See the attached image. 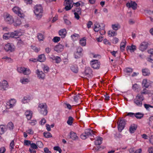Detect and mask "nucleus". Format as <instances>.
Instances as JSON below:
<instances>
[{
    "label": "nucleus",
    "instance_id": "obj_8",
    "mask_svg": "<svg viewBox=\"0 0 153 153\" xmlns=\"http://www.w3.org/2000/svg\"><path fill=\"white\" fill-rule=\"evenodd\" d=\"M117 124L118 130L120 132L124 128L126 121L124 119H121L118 121Z\"/></svg>",
    "mask_w": 153,
    "mask_h": 153
},
{
    "label": "nucleus",
    "instance_id": "obj_37",
    "mask_svg": "<svg viewBox=\"0 0 153 153\" xmlns=\"http://www.w3.org/2000/svg\"><path fill=\"white\" fill-rule=\"evenodd\" d=\"M137 128L136 126L135 125H131L129 128V131L131 133H133Z\"/></svg>",
    "mask_w": 153,
    "mask_h": 153
},
{
    "label": "nucleus",
    "instance_id": "obj_29",
    "mask_svg": "<svg viewBox=\"0 0 153 153\" xmlns=\"http://www.w3.org/2000/svg\"><path fill=\"white\" fill-rule=\"evenodd\" d=\"M70 69L74 73H76L78 71V67L76 65H72L70 66Z\"/></svg>",
    "mask_w": 153,
    "mask_h": 153
},
{
    "label": "nucleus",
    "instance_id": "obj_22",
    "mask_svg": "<svg viewBox=\"0 0 153 153\" xmlns=\"http://www.w3.org/2000/svg\"><path fill=\"white\" fill-rule=\"evenodd\" d=\"M26 116L28 120H30L32 118L33 115L32 112L30 110H26L25 112Z\"/></svg>",
    "mask_w": 153,
    "mask_h": 153
},
{
    "label": "nucleus",
    "instance_id": "obj_64",
    "mask_svg": "<svg viewBox=\"0 0 153 153\" xmlns=\"http://www.w3.org/2000/svg\"><path fill=\"white\" fill-rule=\"evenodd\" d=\"M140 93L142 94H148V92L146 89L144 88L141 91Z\"/></svg>",
    "mask_w": 153,
    "mask_h": 153
},
{
    "label": "nucleus",
    "instance_id": "obj_31",
    "mask_svg": "<svg viewBox=\"0 0 153 153\" xmlns=\"http://www.w3.org/2000/svg\"><path fill=\"white\" fill-rule=\"evenodd\" d=\"M102 138L100 137H97L94 142L95 144L97 145H99L102 143Z\"/></svg>",
    "mask_w": 153,
    "mask_h": 153
},
{
    "label": "nucleus",
    "instance_id": "obj_49",
    "mask_svg": "<svg viewBox=\"0 0 153 153\" xmlns=\"http://www.w3.org/2000/svg\"><path fill=\"white\" fill-rule=\"evenodd\" d=\"M45 137L46 138H49L52 137L51 134L50 133L48 132H45L43 133Z\"/></svg>",
    "mask_w": 153,
    "mask_h": 153
},
{
    "label": "nucleus",
    "instance_id": "obj_41",
    "mask_svg": "<svg viewBox=\"0 0 153 153\" xmlns=\"http://www.w3.org/2000/svg\"><path fill=\"white\" fill-rule=\"evenodd\" d=\"M100 26L98 23L95 24L94 27V30L95 32L99 31L100 29Z\"/></svg>",
    "mask_w": 153,
    "mask_h": 153
},
{
    "label": "nucleus",
    "instance_id": "obj_17",
    "mask_svg": "<svg viewBox=\"0 0 153 153\" xmlns=\"http://www.w3.org/2000/svg\"><path fill=\"white\" fill-rule=\"evenodd\" d=\"M30 81V78L25 76L21 77L20 78V82L22 84H27Z\"/></svg>",
    "mask_w": 153,
    "mask_h": 153
},
{
    "label": "nucleus",
    "instance_id": "obj_15",
    "mask_svg": "<svg viewBox=\"0 0 153 153\" xmlns=\"http://www.w3.org/2000/svg\"><path fill=\"white\" fill-rule=\"evenodd\" d=\"M37 77L40 79H44L45 77V74L41 71L37 69L36 71Z\"/></svg>",
    "mask_w": 153,
    "mask_h": 153
},
{
    "label": "nucleus",
    "instance_id": "obj_45",
    "mask_svg": "<svg viewBox=\"0 0 153 153\" xmlns=\"http://www.w3.org/2000/svg\"><path fill=\"white\" fill-rule=\"evenodd\" d=\"M73 120V118L72 117H69L67 122V124L69 125H71L72 124Z\"/></svg>",
    "mask_w": 153,
    "mask_h": 153
},
{
    "label": "nucleus",
    "instance_id": "obj_48",
    "mask_svg": "<svg viewBox=\"0 0 153 153\" xmlns=\"http://www.w3.org/2000/svg\"><path fill=\"white\" fill-rule=\"evenodd\" d=\"M3 39L5 40L9 39L10 37V33H4L3 34Z\"/></svg>",
    "mask_w": 153,
    "mask_h": 153
},
{
    "label": "nucleus",
    "instance_id": "obj_4",
    "mask_svg": "<svg viewBox=\"0 0 153 153\" xmlns=\"http://www.w3.org/2000/svg\"><path fill=\"white\" fill-rule=\"evenodd\" d=\"M4 18L5 22L7 24H11L13 23L14 19L13 16L8 13H5L4 15Z\"/></svg>",
    "mask_w": 153,
    "mask_h": 153
},
{
    "label": "nucleus",
    "instance_id": "obj_7",
    "mask_svg": "<svg viewBox=\"0 0 153 153\" xmlns=\"http://www.w3.org/2000/svg\"><path fill=\"white\" fill-rule=\"evenodd\" d=\"M92 68L94 69H98L100 68V63L97 60H93L91 61L90 63Z\"/></svg>",
    "mask_w": 153,
    "mask_h": 153
},
{
    "label": "nucleus",
    "instance_id": "obj_57",
    "mask_svg": "<svg viewBox=\"0 0 153 153\" xmlns=\"http://www.w3.org/2000/svg\"><path fill=\"white\" fill-rule=\"evenodd\" d=\"M53 149L54 150L58 151L59 153H61L62 152V150L58 146L54 147Z\"/></svg>",
    "mask_w": 153,
    "mask_h": 153
},
{
    "label": "nucleus",
    "instance_id": "obj_58",
    "mask_svg": "<svg viewBox=\"0 0 153 153\" xmlns=\"http://www.w3.org/2000/svg\"><path fill=\"white\" fill-rule=\"evenodd\" d=\"M80 137L81 139L83 140H85L86 138L88 137L87 136V135H86V134L84 132V133H82L80 136Z\"/></svg>",
    "mask_w": 153,
    "mask_h": 153
},
{
    "label": "nucleus",
    "instance_id": "obj_13",
    "mask_svg": "<svg viewBox=\"0 0 153 153\" xmlns=\"http://www.w3.org/2000/svg\"><path fill=\"white\" fill-rule=\"evenodd\" d=\"M82 48L80 47H78L76 51L74 53V58L77 59L80 57L82 56Z\"/></svg>",
    "mask_w": 153,
    "mask_h": 153
},
{
    "label": "nucleus",
    "instance_id": "obj_35",
    "mask_svg": "<svg viewBox=\"0 0 153 153\" xmlns=\"http://www.w3.org/2000/svg\"><path fill=\"white\" fill-rule=\"evenodd\" d=\"M108 35L110 37H113L117 35V33L112 30H109L108 32Z\"/></svg>",
    "mask_w": 153,
    "mask_h": 153
},
{
    "label": "nucleus",
    "instance_id": "obj_25",
    "mask_svg": "<svg viewBox=\"0 0 153 153\" xmlns=\"http://www.w3.org/2000/svg\"><path fill=\"white\" fill-rule=\"evenodd\" d=\"M126 49L128 51H129L132 53L136 50V46L132 45L131 46H128Z\"/></svg>",
    "mask_w": 153,
    "mask_h": 153
},
{
    "label": "nucleus",
    "instance_id": "obj_12",
    "mask_svg": "<svg viewBox=\"0 0 153 153\" xmlns=\"http://www.w3.org/2000/svg\"><path fill=\"white\" fill-rule=\"evenodd\" d=\"M126 6L129 8H132L133 10H136L137 7V4L134 1H128L126 4Z\"/></svg>",
    "mask_w": 153,
    "mask_h": 153
},
{
    "label": "nucleus",
    "instance_id": "obj_59",
    "mask_svg": "<svg viewBox=\"0 0 153 153\" xmlns=\"http://www.w3.org/2000/svg\"><path fill=\"white\" fill-rule=\"evenodd\" d=\"M31 48L35 52H38L40 49L39 48H38L37 47L35 46H32Z\"/></svg>",
    "mask_w": 153,
    "mask_h": 153
},
{
    "label": "nucleus",
    "instance_id": "obj_46",
    "mask_svg": "<svg viewBox=\"0 0 153 153\" xmlns=\"http://www.w3.org/2000/svg\"><path fill=\"white\" fill-rule=\"evenodd\" d=\"M92 70L89 68H87L85 70V73L86 75H90L92 73Z\"/></svg>",
    "mask_w": 153,
    "mask_h": 153
},
{
    "label": "nucleus",
    "instance_id": "obj_10",
    "mask_svg": "<svg viewBox=\"0 0 153 153\" xmlns=\"http://www.w3.org/2000/svg\"><path fill=\"white\" fill-rule=\"evenodd\" d=\"M64 5L65 6V9L66 10H70L73 7V0H64Z\"/></svg>",
    "mask_w": 153,
    "mask_h": 153
},
{
    "label": "nucleus",
    "instance_id": "obj_52",
    "mask_svg": "<svg viewBox=\"0 0 153 153\" xmlns=\"http://www.w3.org/2000/svg\"><path fill=\"white\" fill-rule=\"evenodd\" d=\"M24 145L26 146H30L31 144V141L29 140H24Z\"/></svg>",
    "mask_w": 153,
    "mask_h": 153
},
{
    "label": "nucleus",
    "instance_id": "obj_54",
    "mask_svg": "<svg viewBox=\"0 0 153 153\" xmlns=\"http://www.w3.org/2000/svg\"><path fill=\"white\" fill-rule=\"evenodd\" d=\"M28 120V123L30 124L31 125L34 126L36 123V120Z\"/></svg>",
    "mask_w": 153,
    "mask_h": 153
},
{
    "label": "nucleus",
    "instance_id": "obj_19",
    "mask_svg": "<svg viewBox=\"0 0 153 153\" xmlns=\"http://www.w3.org/2000/svg\"><path fill=\"white\" fill-rule=\"evenodd\" d=\"M148 45V43L146 42H143L140 45L139 49L142 51H144L146 49Z\"/></svg>",
    "mask_w": 153,
    "mask_h": 153
},
{
    "label": "nucleus",
    "instance_id": "obj_6",
    "mask_svg": "<svg viewBox=\"0 0 153 153\" xmlns=\"http://www.w3.org/2000/svg\"><path fill=\"white\" fill-rule=\"evenodd\" d=\"M17 71L18 72L22 73L25 75H29L31 73V71L29 68L23 67H18Z\"/></svg>",
    "mask_w": 153,
    "mask_h": 153
},
{
    "label": "nucleus",
    "instance_id": "obj_11",
    "mask_svg": "<svg viewBox=\"0 0 153 153\" xmlns=\"http://www.w3.org/2000/svg\"><path fill=\"white\" fill-rule=\"evenodd\" d=\"M10 37L17 38L22 35L23 32H21L20 30H15L13 32H9Z\"/></svg>",
    "mask_w": 153,
    "mask_h": 153
},
{
    "label": "nucleus",
    "instance_id": "obj_42",
    "mask_svg": "<svg viewBox=\"0 0 153 153\" xmlns=\"http://www.w3.org/2000/svg\"><path fill=\"white\" fill-rule=\"evenodd\" d=\"M125 72H126V74L128 75H130V73H132L133 71V69L130 68H126L124 70Z\"/></svg>",
    "mask_w": 153,
    "mask_h": 153
},
{
    "label": "nucleus",
    "instance_id": "obj_53",
    "mask_svg": "<svg viewBox=\"0 0 153 153\" xmlns=\"http://www.w3.org/2000/svg\"><path fill=\"white\" fill-rule=\"evenodd\" d=\"M30 148H31L32 149H37L38 148V147L36 145V144L34 143H32L31 144L30 146Z\"/></svg>",
    "mask_w": 153,
    "mask_h": 153
},
{
    "label": "nucleus",
    "instance_id": "obj_18",
    "mask_svg": "<svg viewBox=\"0 0 153 153\" xmlns=\"http://www.w3.org/2000/svg\"><path fill=\"white\" fill-rule=\"evenodd\" d=\"M31 100L30 96L28 95H27L24 96L22 100V102L23 104L28 103Z\"/></svg>",
    "mask_w": 153,
    "mask_h": 153
},
{
    "label": "nucleus",
    "instance_id": "obj_38",
    "mask_svg": "<svg viewBox=\"0 0 153 153\" xmlns=\"http://www.w3.org/2000/svg\"><path fill=\"white\" fill-rule=\"evenodd\" d=\"M53 60H55L56 61V62L57 63H58L60 62L61 60L60 57L59 56H53V57L51 58Z\"/></svg>",
    "mask_w": 153,
    "mask_h": 153
},
{
    "label": "nucleus",
    "instance_id": "obj_56",
    "mask_svg": "<svg viewBox=\"0 0 153 153\" xmlns=\"http://www.w3.org/2000/svg\"><path fill=\"white\" fill-rule=\"evenodd\" d=\"M36 145L39 148H42L43 146V144L42 142L40 141H38L36 142Z\"/></svg>",
    "mask_w": 153,
    "mask_h": 153
},
{
    "label": "nucleus",
    "instance_id": "obj_60",
    "mask_svg": "<svg viewBox=\"0 0 153 153\" xmlns=\"http://www.w3.org/2000/svg\"><path fill=\"white\" fill-rule=\"evenodd\" d=\"M144 106L145 108L147 110H149V108H153V106H152L149 105V104H145L144 105Z\"/></svg>",
    "mask_w": 153,
    "mask_h": 153
},
{
    "label": "nucleus",
    "instance_id": "obj_1",
    "mask_svg": "<svg viewBox=\"0 0 153 153\" xmlns=\"http://www.w3.org/2000/svg\"><path fill=\"white\" fill-rule=\"evenodd\" d=\"M33 12L35 14L36 19H40L43 15V10L42 7L40 5H37L33 8Z\"/></svg>",
    "mask_w": 153,
    "mask_h": 153
},
{
    "label": "nucleus",
    "instance_id": "obj_43",
    "mask_svg": "<svg viewBox=\"0 0 153 153\" xmlns=\"http://www.w3.org/2000/svg\"><path fill=\"white\" fill-rule=\"evenodd\" d=\"M7 128L10 130H12L14 127L13 123L11 122H9L7 125Z\"/></svg>",
    "mask_w": 153,
    "mask_h": 153
},
{
    "label": "nucleus",
    "instance_id": "obj_34",
    "mask_svg": "<svg viewBox=\"0 0 153 153\" xmlns=\"http://www.w3.org/2000/svg\"><path fill=\"white\" fill-rule=\"evenodd\" d=\"M148 52L151 55L150 56L149 61L151 62V61H153V49H151L149 50Z\"/></svg>",
    "mask_w": 153,
    "mask_h": 153
},
{
    "label": "nucleus",
    "instance_id": "obj_14",
    "mask_svg": "<svg viewBox=\"0 0 153 153\" xmlns=\"http://www.w3.org/2000/svg\"><path fill=\"white\" fill-rule=\"evenodd\" d=\"M9 85L7 82L4 80L0 82V89L5 90L8 88Z\"/></svg>",
    "mask_w": 153,
    "mask_h": 153
},
{
    "label": "nucleus",
    "instance_id": "obj_9",
    "mask_svg": "<svg viewBox=\"0 0 153 153\" xmlns=\"http://www.w3.org/2000/svg\"><path fill=\"white\" fill-rule=\"evenodd\" d=\"M4 49L7 52H12L15 51V47L13 44L8 43L5 45Z\"/></svg>",
    "mask_w": 153,
    "mask_h": 153
},
{
    "label": "nucleus",
    "instance_id": "obj_40",
    "mask_svg": "<svg viewBox=\"0 0 153 153\" xmlns=\"http://www.w3.org/2000/svg\"><path fill=\"white\" fill-rule=\"evenodd\" d=\"M142 73L144 76H149L150 74L149 71L148 69H144L142 70Z\"/></svg>",
    "mask_w": 153,
    "mask_h": 153
},
{
    "label": "nucleus",
    "instance_id": "obj_16",
    "mask_svg": "<svg viewBox=\"0 0 153 153\" xmlns=\"http://www.w3.org/2000/svg\"><path fill=\"white\" fill-rule=\"evenodd\" d=\"M16 100L14 99H11L7 103V105L9 108H12L16 105Z\"/></svg>",
    "mask_w": 153,
    "mask_h": 153
},
{
    "label": "nucleus",
    "instance_id": "obj_28",
    "mask_svg": "<svg viewBox=\"0 0 153 153\" xmlns=\"http://www.w3.org/2000/svg\"><path fill=\"white\" fill-rule=\"evenodd\" d=\"M111 27L114 30L117 31L120 28V26L119 24L116 23L112 24L111 25Z\"/></svg>",
    "mask_w": 153,
    "mask_h": 153
},
{
    "label": "nucleus",
    "instance_id": "obj_2",
    "mask_svg": "<svg viewBox=\"0 0 153 153\" xmlns=\"http://www.w3.org/2000/svg\"><path fill=\"white\" fill-rule=\"evenodd\" d=\"M47 108V106L45 103H41L39 104L37 109L40 113L45 116L48 113Z\"/></svg>",
    "mask_w": 153,
    "mask_h": 153
},
{
    "label": "nucleus",
    "instance_id": "obj_36",
    "mask_svg": "<svg viewBox=\"0 0 153 153\" xmlns=\"http://www.w3.org/2000/svg\"><path fill=\"white\" fill-rule=\"evenodd\" d=\"M143 114L140 112L135 113V117L137 119H141L143 117Z\"/></svg>",
    "mask_w": 153,
    "mask_h": 153
},
{
    "label": "nucleus",
    "instance_id": "obj_26",
    "mask_svg": "<svg viewBox=\"0 0 153 153\" xmlns=\"http://www.w3.org/2000/svg\"><path fill=\"white\" fill-rule=\"evenodd\" d=\"M59 35L61 36V38H64L66 35V30L65 29H61L59 31Z\"/></svg>",
    "mask_w": 153,
    "mask_h": 153
},
{
    "label": "nucleus",
    "instance_id": "obj_47",
    "mask_svg": "<svg viewBox=\"0 0 153 153\" xmlns=\"http://www.w3.org/2000/svg\"><path fill=\"white\" fill-rule=\"evenodd\" d=\"M132 88L133 90L137 91L139 89V85L137 84H135L133 85Z\"/></svg>",
    "mask_w": 153,
    "mask_h": 153
},
{
    "label": "nucleus",
    "instance_id": "obj_32",
    "mask_svg": "<svg viewBox=\"0 0 153 153\" xmlns=\"http://www.w3.org/2000/svg\"><path fill=\"white\" fill-rule=\"evenodd\" d=\"M46 60V57L44 54H42L39 55L38 59V60L40 62H44Z\"/></svg>",
    "mask_w": 153,
    "mask_h": 153
},
{
    "label": "nucleus",
    "instance_id": "obj_61",
    "mask_svg": "<svg viewBox=\"0 0 153 153\" xmlns=\"http://www.w3.org/2000/svg\"><path fill=\"white\" fill-rule=\"evenodd\" d=\"M60 39V38L57 36H55L53 39V41L55 42H58Z\"/></svg>",
    "mask_w": 153,
    "mask_h": 153
},
{
    "label": "nucleus",
    "instance_id": "obj_20",
    "mask_svg": "<svg viewBox=\"0 0 153 153\" xmlns=\"http://www.w3.org/2000/svg\"><path fill=\"white\" fill-rule=\"evenodd\" d=\"M13 24L14 26L18 27L21 25L22 22L19 18L16 17L14 19Z\"/></svg>",
    "mask_w": 153,
    "mask_h": 153
},
{
    "label": "nucleus",
    "instance_id": "obj_50",
    "mask_svg": "<svg viewBox=\"0 0 153 153\" xmlns=\"http://www.w3.org/2000/svg\"><path fill=\"white\" fill-rule=\"evenodd\" d=\"M37 37L39 41H43L44 39L43 35L41 33H38L37 35Z\"/></svg>",
    "mask_w": 153,
    "mask_h": 153
},
{
    "label": "nucleus",
    "instance_id": "obj_44",
    "mask_svg": "<svg viewBox=\"0 0 153 153\" xmlns=\"http://www.w3.org/2000/svg\"><path fill=\"white\" fill-rule=\"evenodd\" d=\"M79 37V35L76 33H74V34L71 35V39L74 41L76 40Z\"/></svg>",
    "mask_w": 153,
    "mask_h": 153
},
{
    "label": "nucleus",
    "instance_id": "obj_21",
    "mask_svg": "<svg viewBox=\"0 0 153 153\" xmlns=\"http://www.w3.org/2000/svg\"><path fill=\"white\" fill-rule=\"evenodd\" d=\"M151 82L146 79H143L142 82V85L146 88H148L151 84Z\"/></svg>",
    "mask_w": 153,
    "mask_h": 153
},
{
    "label": "nucleus",
    "instance_id": "obj_51",
    "mask_svg": "<svg viewBox=\"0 0 153 153\" xmlns=\"http://www.w3.org/2000/svg\"><path fill=\"white\" fill-rule=\"evenodd\" d=\"M2 59H6V61L10 62H13V59L10 57L7 56H4L2 58Z\"/></svg>",
    "mask_w": 153,
    "mask_h": 153
},
{
    "label": "nucleus",
    "instance_id": "obj_5",
    "mask_svg": "<svg viewBox=\"0 0 153 153\" xmlns=\"http://www.w3.org/2000/svg\"><path fill=\"white\" fill-rule=\"evenodd\" d=\"M12 10L13 12L17 14L21 18H24L25 15L22 13V10L18 7L16 6L13 7Z\"/></svg>",
    "mask_w": 153,
    "mask_h": 153
},
{
    "label": "nucleus",
    "instance_id": "obj_39",
    "mask_svg": "<svg viewBox=\"0 0 153 153\" xmlns=\"http://www.w3.org/2000/svg\"><path fill=\"white\" fill-rule=\"evenodd\" d=\"M5 126L4 125H0V134H2L6 131Z\"/></svg>",
    "mask_w": 153,
    "mask_h": 153
},
{
    "label": "nucleus",
    "instance_id": "obj_62",
    "mask_svg": "<svg viewBox=\"0 0 153 153\" xmlns=\"http://www.w3.org/2000/svg\"><path fill=\"white\" fill-rule=\"evenodd\" d=\"M24 43V41L22 40L21 39L19 40L17 42V45L19 46L23 45Z\"/></svg>",
    "mask_w": 153,
    "mask_h": 153
},
{
    "label": "nucleus",
    "instance_id": "obj_33",
    "mask_svg": "<svg viewBox=\"0 0 153 153\" xmlns=\"http://www.w3.org/2000/svg\"><path fill=\"white\" fill-rule=\"evenodd\" d=\"M80 44L82 46H85L86 45V39L85 37L81 39L79 42Z\"/></svg>",
    "mask_w": 153,
    "mask_h": 153
},
{
    "label": "nucleus",
    "instance_id": "obj_30",
    "mask_svg": "<svg viewBox=\"0 0 153 153\" xmlns=\"http://www.w3.org/2000/svg\"><path fill=\"white\" fill-rule=\"evenodd\" d=\"M126 41L125 39H123L120 44V49L122 51H123L124 50L126 45Z\"/></svg>",
    "mask_w": 153,
    "mask_h": 153
},
{
    "label": "nucleus",
    "instance_id": "obj_63",
    "mask_svg": "<svg viewBox=\"0 0 153 153\" xmlns=\"http://www.w3.org/2000/svg\"><path fill=\"white\" fill-rule=\"evenodd\" d=\"M14 141L13 140L10 144V149L11 150L14 149Z\"/></svg>",
    "mask_w": 153,
    "mask_h": 153
},
{
    "label": "nucleus",
    "instance_id": "obj_3",
    "mask_svg": "<svg viewBox=\"0 0 153 153\" xmlns=\"http://www.w3.org/2000/svg\"><path fill=\"white\" fill-rule=\"evenodd\" d=\"M143 100V96L139 94L137 95L133 101L134 104L136 105L138 107H141L142 105V101Z\"/></svg>",
    "mask_w": 153,
    "mask_h": 153
},
{
    "label": "nucleus",
    "instance_id": "obj_23",
    "mask_svg": "<svg viewBox=\"0 0 153 153\" xmlns=\"http://www.w3.org/2000/svg\"><path fill=\"white\" fill-rule=\"evenodd\" d=\"M70 138L73 140H77L78 139V137L77 136L76 133L73 131H71L69 135Z\"/></svg>",
    "mask_w": 153,
    "mask_h": 153
},
{
    "label": "nucleus",
    "instance_id": "obj_24",
    "mask_svg": "<svg viewBox=\"0 0 153 153\" xmlns=\"http://www.w3.org/2000/svg\"><path fill=\"white\" fill-rule=\"evenodd\" d=\"M63 45L61 44H59L55 46L54 50L57 52H61L63 50Z\"/></svg>",
    "mask_w": 153,
    "mask_h": 153
},
{
    "label": "nucleus",
    "instance_id": "obj_27",
    "mask_svg": "<svg viewBox=\"0 0 153 153\" xmlns=\"http://www.w3.org/2000/svg\"><path fill=\"white\" fill-rule=\"evenodd\" d=\"M84 132L86 134V135H87L88 137L90 136H92V135L94 134L95 133L94 131L93 130L90 129L85 130Z\"/></svg>",
    "mask_w": 153,
    "mask_h": 153
},
{
    "label": "nucleus",
    "instance_id": "obj_55",
    "mask_svg": "<svg viewBox=\"0 0 153 153\" xmlns=\"http://www.w3.org/2000/svg\"><path fill=\"white\" fill-rule=\"evenodd\" d=\"M74 13H77L81 14V11L80 8L79 7H77L74 10Z\"/></svg>",
    "mask_w": 153,
    "mask_h": 153
}]
</instances>
